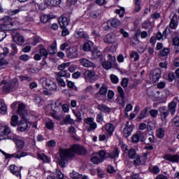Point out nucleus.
I'll list each match as a JSON object with an SVG mask.
<instances>
[{
	"label": "nucleus",
	"instance_id": "obj_1",
	"mask_svg": "<svg viewBox=\"0 0 179 179\" xmlns=\"http://www.w3.org/2000/svg\"><path fill=\"white\" fill-rule=\"evenodd\" d=\"M75 153L85 156L87 153V150L80 145H73L69 148H59V157L57 160L58 165L62 169L66 167L68 162L75 157Z\"/></svg>",
	"mask_w": 179,
	"mask_h": 179
},
{
	"label": "nucleus",
	"instance_id": "obj_2",
	"mask_svg": "<svg viewBox=\"0 0 179 179\" xmlns=\"http://www.w3.org/2000/svg\"><path fill=\"white\" fill-rule=\"evenodd\" d=\"M10 139L15 142L17 148V152L14 154H10V155H8V157L20 159L21 157H24V156H27V152L20 151L24 148V141L22 140L20 137H17L16 136H13V137H10Z\"/></svg>",
	"mask_w": 179,
	"mask_h": 179
},
{
	"label": "nucleus",
	"instance_id": "obj_3",
	"mask_svg": "<svg viewBox=\"0 0 179 179\" xmlns=\"http://www.w3.org/2000/svg\"><path fill=\"white\" fill-rule=\"evenodd\" d=\"M0 85H4L3 86L2 90L5 93H10V92H15L17 87H19V80L17 78H13L10 81H8L3 79Z\"/></svg>",
	"mask_w": 179,
	"mask_h": 179
},
{
	"label": "nucleus",
	"instance_id": "obj_4",
	"mask_svg": "<svg viewBox=\"0 0 179 179\" xmlns=\"http://www.w3.org/2000/svg\"><path fill=\"white\" fill-rule=\"evenodd\" d=\"M41 83L43 87L48 89V90L55 92L57 89V83L52 80L48 78H42L41 80Z\"/></svg>",
	"mask_w": 179,
	"mask_h": 179
},
{
	"label": "nucleus",
	"instance_id": "obj_5",
	"mask_svg": "<svg viewBox=\"0 0 179 179\" xmlns=\"http://www.w3.org/2000/svg\"><path fill=\"white\" fill-rule=\"evenodd\" d=\"M10 134V129L8 126L0 125V141H5L6 139H10L12 136H9Z\"/></svg>",
	"mask_w": 179,
	"mask_h": 179
},
{
	"label": "nucleus",
	"instance_id": "obj_6",
	"mask_svg": "<svg viewBox=\"0 0 179 179\" xmlns=\"http://www.w3.org/2000/svg\"><path fill=\"white\" fill-rule=\"evenodd\" d=\"M13 41L17 43L18 45H23L24 43V38L20 34L17 33V31L13 30L11 34Z\"/></svg>",
	"mask_w": 179,
	"mask_h": 179
},
{
	"label": "nucleus",
	"instance_id": "obj_7",
	"mask_svg": "<svg viewBox=\"0 0 179 179\" xmlns=\"http://www.w3.org/2000/svg\"><path fill=\"white\" fill-rule=\"evenodd\" d=\"M85 124H87L85 126V128L87 131V132H91V131H94L96 128H97V123L94 122V119L93 117H87L85 119Z\"/></svg>",
	"mask_w": 179,
	"mask_h": 179
},
{
	"label": "nucleus",
	"instance_id": "obj_8",
	"mask_svg": "<svg viewBox=\"0 0 179 179\" xmlns=\"http://www.w3.org/2000/svg\"><path fill=\"white\" fill-rule=\"evenodd\" d=\"M145 135L146 134L143 133V131H138L131 136V141L134 143H138L139 141L145 142L146 141Z\"/></svg>",
	"mask_w": 179,
	"mask_h": 179
},
{
	"label": "nucleus",
	"instance_id": "obj_9",
	"mask_svg": "<svg viewBox=\"0 0 179 179\" xmlns=\"http://www.w3.org/2000/svg\"><path fill=\"white\" fill-rule=\"evenodd\" d=\"M158 111L159 113L162 121H163L164 122H166L167 117L170 115V111L169 110V108H167V106H161L159 108Z\"/></svg>",
	"mask_w": 179,
	"mask_h": 179
},
{
	"label": "nucleus",
	"instance_id": "obj_10",
	"mask_svg": "<svg viewBox=\"0 0 179 179\" xmlns=\"http://www.w3.org/2000/svg\"><path fill=\"white\" fill-rule=\"evenodd\" d=\"M66 55L68 58H71L75 59L79 57V54L78 53L77 48H69L66 49Z\"/></svg>",
	"mask_w": 179,
	"mask_h": 179
},
{
	"label": "nucleus",
	"instance_id": "obj_11",
	"mask_svg": "<svg viewBox=\"0 0 179 179\" xmlns=\"http://www.w3.org/2000/svg\"><path fill=\"white\" fill-rule=\"evenodd\" d=\"M121 24V21L119 20L118 19H113L108 21L107 22V28L105 27V30H108V29H115L116 27H118V26H120Z\"/></svg>",
	"mask_w": 179,
	"mask_h": 179
},
{
	"label": "nucleus",
	"instance_id": "obj_12",
	"mask_svg": "<svg viewBox=\"0 0 179 179\" xmlns=\"http://www.w3.org/2000/svg\"><path fill=\"white\" fill-rule=\"evenodd\" d=\"M17 113L22 118V120H26L27 116V110H26V105L24 103H20L18 105Z\"/></svg>",
	"mask_w": 179,
	"mask_h": 179
},
{
	"label": "nucleus",
	"instance_id": "obj_13",
	"mask_svg": "<svg viewBox=\"0 0 179 179\" xmlns=\"http://www.w3.org/2000/svg\"><path fill=\"white\" fill-rule=\"evenodd\" d=\"M74 36L76 38H83V40H86L89 41L90 40V36L87 34V32L84 31H76L74 33Z\"/></svg>",
	"mask_w": 179,
	"mask_h": 179
},
{
	"label": "nucleus",
	"instance_id": "obj_14",
	"mask_svg": "<svg viewBox=\"0 0 179 179\" xmlns=\"http://www.w3.org/2000/svg\"><path fill=\"white\" fill-rule=\"evenodd\" d=\"M103 41L106 44H114L117 41V37L114 34H108L103 38Z\"/></svg>",
	"mask_w": 179,
	"mask_h": 179
},
{
	"label": "nucleus",
	"instance_id": "obj_15",
	"mask_svg": "<svg viewBox=\"0 0 179 179\" xmlns=\"http://www.w3.org/2000/svg\"><path fill=\"white\" fill-rule=\"evenodd\" d=\"M79 62L81 64V65H83V66H85V68H96V64L86 58L80 59Z\"/></svg>",
	"mask_w": 179,
	"mask_h": 179
},
{
	"label": "nucleus",
	"instance_id": "obj_16",
	"mask_svg": "<svg viewBox=\"0 0 179 179\" xmlns=\"http://www.w3.org/2000/svg\"><path fill=\"white\" fill-rule=\"evenodd\" d=\"M117 97L121 100V104L125 106V92H124V89L122 87H117Z\"/></svg>",
	"mask_w": 179,
	"mask_h": 179
},
{
	"label": "nucleus",
	"instance_id": "obj_17",
	"mask_svg": "<svg viewBox=\"0 0 179 179\" xmlns=\"http://www.w3.org/2000/svg\"><path fill=\"white\" fill-rule=\"evenodd\" d=\"M163 159H165V160H168L169 162H171V163H178L179 155H178V154H176L174 155L167 154L163 157Z\"/></svg>",
	"mask_w": 179,
	"mask_h": 179
},
{
	"label": "nucleus",
	"instance_id": "obj_18",
	"mask_svg": "<svg viewBox=\"0 0 179 179\" xmlns=\"http://www.w3.org/2000/svg\"><path fill=\"white\" fill-rule=\"evenodd\" d=\"M47 179H64V175L61 171L56 169L53 175H49Z\"/></svg>",
	"mask_w": 179,
	"mask_h": 179
},
{
	"label": "nucleus",
	"instance_id": "obj_19",
	"mask_svg": "<svg viewBox=\"0 0 179 179\" xmlns=\"http://www.w3.org/2000/svg\"><path fill=\"white\" fill-rule=\"evenodd\" d=\"M84 78L86 80H95L96 75L94 71L86 70L84 73Z\"/></svg>",
	"mask_w": 179,
	"mask_h": 179
},
{
	"label": "nucleus",
	"instance_id": "obj_20",
	"mask_svg": "<svg viewBox=\"0 0 179 179\" xmlns=\"http://www.w3.org/2000/svg\"><path fill=\"white\" fill-rule=\"evenodd\" d=\"M168 110L171 113V115H174L176 114L177 110V103L176 101L173 100L168 104Z\"/></svg>",
	"mask_w": 179,
	"mask_h": 179
},
{
	"label": "nucleus",
	"instance_id": "obj_21",
	"mask_svg": "<svg viewBox=\"0 0 179 179\" xmlns=\"http://www.w3.org/2000/svg\"><path fill=\"white\" fill-rule=\"evenodd\" d=\"M29 128V124H27V122L23 119V120H21L17 126V131L20 132H24L26 129Z\"/></svg>",
	"mask_w": 179,
	"mask_h": 179
},
{
	"label": "nucleus",
	"instance_id": "obj_22",
	"mask_svg": "<svg viewBox=\"0 0 179 179\" xmlns=\"http://www.w3.org/2000/svg\"><path fill=\"white\" fill-rule=\"evenodd\" d=\"M9 170L12 174L16 176V177H20V168L17 167L16 165H10L9 166Z\"/></svg>",
	"mask_w": 179,
	"mask_h": 179
},
{
	"label": "nucleus",
	"instance_id": "obj_23",
	"mask_svg": "<svg viewBox=\"0 0 179 179\" xmlns=\"http://www.w3.org/2000/svg\"><path fill=\"white\" fill-rule=\"evenodd\" d=\"M107 90V87L105 85H102L99 91L95 94V99H100V96H106Z\"/></svg>",
	"mask_w": 179,
	"mask_h": 179
},
{
	"label": "nucleus",
	"instance_id": "obj_24",
	"mask_svg": "<svg viewBox=\"0 0 179 179\" xmlns=\"http://www.w3.org/2000/svg\"><path fill=\"white\" fill-rule=\"evenodd\" d=\"M132 131H134L133 126H125L123 129V136H124V138H128L129 136H131V135H132Z\"/></svg>",
	"mask_w": 179,
	"mask_h": 179
},
{
	"label": "nucleus",
	"instance_id": "obj_25",
	"mask_svg": "<svg viewBox=\"0 0 179 179\" xmlns=\"http://www.w3.org/2000/svg\"><path fill=\"white\" fill-rule=\"evenodd\" d=\"M62 108V102L61 101H56L54 105H52V110L54 113H60Z\"/></svg>",
	"mask_w": 179,
	"mask_h": 179
},
{
	"label": "nucleus",
	"instance_id": "obj_26",
	"mask_svg": "<svg viewBox=\"0 0 179 179\" xmlns=\"http://www.w3.org/2000/svg\"><path fill=\"white\" fill-rule=\"evenodd\" d=\"M92 55L94 58H99L101 61H103V53L97 48L93 49L92 51Z\"/></svg>",
	"mask_w": 179,
	"mask_h": 179
},
{
	"label": "nucleus",
	"instance_id": "obj_27",
	"mask_svg": "<svg viewBox=\"0 0 179 179\" xmlns=\"http://www.w3.org/2000/svg\"><path fill=\"white\" fill-rule=\"evenodd\" d=\"M169 26L173 30H176V29H177V27L178 26V20L177 19V15H174L172 17Z\"/></svg>",
	"mask_w": 179,
	"mask_h": 179
},
{
	"label": "nucleus",
	"instance_id": "obj_28",
	"mask_svg": "<svg viewBox=\"0 0 179 179\" xmlns=\"http://www.w3.org/2000/svg\"><path fill=\"white\" fill-rule=\"evenodd\" d=\"M37 49L39 50V54H41V57H44V58H47L48 57V50H47L44 48L43 45H39L37 46Z\"/></svg>",
	"mask_w": 179,
	"mask_h": 179
},
{
	"label": "nucleus",
	"instance_id": "obj_29",
	"mask_svg": "<svg viewBox=\"0 0 179 179\" xmlns=\"http://www.w3.org/2000/svg\"><path fill=\"white\" fill-rule=\"evenodd\" d=\"M62 0H45V3L48 6H59Z\"/></svg>",
	"mask_w": 179,
	"mask_h": 179
},
{
	"label": "nucleus",
	"instance_id": "obj_30",
	"mask_svg": "<svg viewBox=\"0 0 179 179\" xmlns=\"http://www.w3.org/2000/svg\"><path fill=\"white\" fill-rule=\"evenodd\" d=\"M160 78H162V71H160L159 69H155L152 75L153 83H156V82H159V79H160Z\"/></svg>",
	"mask_w": 179,
	"mask_h": 179
},
{
	"label": "nucleus",
	"instance_id": "obj_31",
	"mask_svg": "<svg viewBox=\"0 0 179 179\" xmlns=\"http://www.w3.org/2000/svg\"><path fill=\"white\" fill-rule=\"evenodd\" d=\"M105 128L108 135H109V136H113L114 129H115V126L111 123H107L105 126Z\"/></svg>",
	"mask_w": 179,
	"mask_h": 179
},
{
	"label": "nucleus",
	"instance_id": "obj_32",
	"mask_svg": "<svg viewBox=\"0 0 179 179\" xmlns=\"http://www.w3.org/2000/svg\"><path fill=\"white\" fill-rule=\"evenodd\" d=\"M59 23L62 28L66 27L69 24V21L66 17H61L59 19Z\"/></svg>",
	"mask_w": 179,
	"mask_h": 179
},
{
	"label": "nucleus",
	"instance_id": "obj_33",
	"mask_svg": "<svg viewBox=\"0 0 179 179\" xmlns=\"http://www.w3.org/2000/svg\"><path fill=\"white\" fill-rule=\"evenodd\" d=\"M48 52L51 55L57 54V42L54 41L50 46L48 48Z\"/></svg>",
	"mask_w": 179,
	"mask_h": 179
},
{
	"label": "nucleus",
	"instance_id": "obj_34",
	"mask_svg": "<svg viewBox=\"0 0 179 179\" xmlns=\"http://www.w3.org/2000/svg\"><path fill=\"white\" fill-rule=\"evenodd\" d=\"M98 109L102 113H111V108L103 103L98 105Z\"/></svg>",
	"mask_w": 179,
	"mask_h": 179
},
{
	"label": "nucleus",
	"instance_id": "obj_35",
	"mask_svg": "<svg viewBox=\"0 0 179 179\" xmlns=\"http://www.w3.org/2000/svg\"><path fill=\"white\" fill-rule=\"evenodd\" d=\"M38 159H40V160H42L43 163H50L51 162V159H50V157H48L47 155H44L43 153L38 154Z\"/></svg>",
	"mask_w": 179,
	"mask_h": 179
},
{
	"label": "nucleus",
	"instance_id": "obj_36",
	"mask_svg": "<svg viewBox=\"0 0 179 179\" xmlns=\"http://www.w3.org/2000/svg\"><path fill=\"white\" fill-rule=\"evenodd\" d=\"M19 116L14 115L11 117V122H10V125L11 127H16L17 124H19Z\"/></svg>",
	"mask_w": 179,
	"mask_h": 179
},
{
	"label": "nucleus",
	"instance_id": "obj_37",
	"mask_svg": "<svg viewBox=\"0 0 179 179\" xmlns=\"http://www.w3.org/2000/svg\"><path fill=\"white\" fill-rule=\"evenodd\" d=\"M63 122L66 125H68L69 124H75V120H73L72 118H71V115H67L64 119Z\"/></svg>",
	"mask_w": 179,
	"mask_h": 179
},
{
	"label": "nucleus",
	"instance_id": "obj_38",
	"mask_svg": "<svg viewBox=\"0 0 179 179\" xmlns=\"http://www.w3.org/2000/svg\"><path fill=\"white\" fill-rule=\"evenodd\" d=\"M148 111H149V108H145L138 115V120H143V118H146V117H148Z\"/></svg>",
	"mask_w": 179,
	"mask_h": 179
},
{
	"label": "nucleus",
	"instance_id": "obj_39",
	"mask_svg": "<svg viewBox=\"0 0 179 179\" xmlns=\"http://www.w3.org/2000/svg\"><path fill=\"white\" fill-rule=\"evenodd\" d=\"M145 141H148V144L150 145V143H153L155 142V136L153 134H145Z\"/></svg>",
	"mask_w": 179,
	"mask_h": 179
},
{
	"label": "nucleus",
	"instance_id": "obj_40",
	"mask_svg": "<svg viewBox=\"0 0 179 179\" xmlns=\"http://www.w3.org/2000/svg\"><path fill=\"white\" fill-rule=\"evenodd\" d=\"M93 43H92V41H88L86 42L85 43H84L83 46V51H90V50H92V45Z\"/></svg>",
	"mask_w": 179,
	"mask_h": 179
},
{
	"label": "nucleus",
	"instance_id": "obj_41",
	"mask_svg": "<svg viewBox=\"0 0 179 179\" xmlns=\"http://www.w3.org/2000/svg\"><path fill=\"white\" fill-rule=\"evenodd\" d=\"M6 111H8L6 105L2 101H0V113H1V114H6Z\"/></svg>",
	"mask_w": 179,
	"mask_h": 179
},
{
	"label": "nucleus",
	"instance_id": "obj_42",
	"mask_svg": "<svg viewBox=\"0 0 179 179\" xmlns=\"http://www.w3.org/2000/svg\"><path fill=\"white\" fill-rule=\"evenodd\" d=\"M170 54V48H165L159 51V55L161 57H167Z\"/></svg>",
	"mask_w": 179,
	"mask_h": 179
},
{
	"label": "nucleus",
	"instance_id": "obj_43",
	"mask_svg": "<svg viewBox=\"0 0 179 179\" xmlns=\"http://www.w3.org/2000/svg\"><path fill=\"white\" fill-rule=\"evenodd\" d=\"M119 152L118 148H114L113 150H112L109 153V156L110 159H115V157H118Z\"/></svg>",
	"mask_w": 179,
	"mask_h": 179
},
{
	"label": "nucleus",
	"instance_id": "obj_44",
	"mask_svg": "<svg viewBox=\"0 0 179 179\" xmlns=\"http://www.w3.org/2000/svg\"><path fill=\"white\" fill-rule=\"evenodd\" d=\"M57 78H68V71L66 70H60L57 73Z\"/></svg>",
	"mask_w": 179,
	"mask_h": 179
},
{
	"label": "nucleus",
	"instance_id": "obj_45",
	"mask_svg": "<svg viewBox=\"0 0 179 179\" xmlns=\"http://www.w3.org/2000/svg\"><path fill=\"white\" fill-rule=\"evenodd\" d=\"M102 66L104 68V69H106V71H108V69H111L113 68V63L111 62H103L102 63Z\"/></svg>",
	"mask_w": 179,
	"mask_h": 179
},
{
	"label": "nucleus",
	"instance_id": "obj_46",
	"mask_svg": "<svg viewBox=\"0 0 179 179\" xmlns=\"http://www.w3.org/2000/svg\"><path fill=\"white\" fill-rule=\"evenodd\" d=\"M70 177L72 179H79V178H82V175L79 174V173L75 171H72V172L70 173Z\"/></svg>",
	"mask_w": 179,
	"mask_h": 179
},
{
	"label": "nucleus",
	"instance_id": "obj_47",
	"mask_svg": "<svg viewBox=\"0 0 179 179\" xmlns=\"http://www.w3.org/2000/svg\"><path fill=\"white\" fill-rule=\"evenodd\" d=\"M157 136L159 139H162V138H164V129L159 128L158 129H157Z\"/></svg>",
	"mask_w": 179,
	"mask_h": 179
},
{
	"label": "nucleus",
	"instance_id": "obj_48",
	"mask_svg": "<svg viewBox=\"0 0 179 179\" xmlns=\"http://www.w3.org/2000/svg\"><path fill=\"white\" fill-rule=\"evenodd\" d=\"M91 162L94 163V164H99V163H102V160L99 157V155H94L92 157Z\"/></svg>",
	"mask_w": 179,
	"mask_h": 179
},
{
	"label": "nucleus",
	"instance_id": "obj_49",
	"mask_svg": "<svg viewBox=\"0 0 179 179\" xmlns=\"http://www.w3.org/2000/svg\"><path fill=\"white\" fill-rule=\"evenodd\" d=\"M128 156L129 159H134V157L136 156V150H135V148H130L128 150Z\"/></svg>",
	"mask_w": 179,
	"mask_h": 179
},
{
	"label": "nucleus",
	"instance_id": "obj_50",
	"mask_svg": "<svg viewBox=\"0 0 179 179\" xmlns=\"http://www.w3.org/2000/svg\"><path fill=\"white\" fill-rule=\"evenodd\" d=\"M40 19L42 23H47V22H50V20H51V17H50V15H42Z\"/></svg>",
	"mask_w": 179,
	"mask_h": 179
},
{
	"label": "nucleus",
	"instance_id": "obj_51",
	"mask_svg": "<svg viewBox=\"0 0 179 179\" xmlns=\"http://www.w3.org/2000/svg\"><path fill=\"white\" fill-rule=\"evenodd\" d=\"M19 12H22V8H18L15 10H9L8 11V15H10V16H15V15H17V13H19Z\"/></svg>",
	"mask_w": 179,
	"mask_h": 179
},
{
	"label": "nucleus",
	"instance_id": "obj_52",
	"mask_svg": "<svg viewBox=\"0 0 179 179\" xmlns=\"http://www.w3.org/2000/svg\"><path fill=\"white\" fill-rule=\"evenodd\" d=\"M73 113L77 118V120H76L77 122L78 121H82V113L80 111L73 110Z\"/></svg>",
	"mask_w": 179,
	"mask_h": 179
},
{
	"label": "nucleus",
	"instance_id": "obj_53",
	"mask_svg": "<svg viewBox=\"0 0 179 179\" xmlns=\"http://www.w3.org/2000/svg\"><path fill=\"white\" fill-rule=\"evenodd\" d=\"M17 43L15 42L14 43H12L10 45V48L13 50L12 55H15V54H17L18 50H17Z\"/></svg>",
	"mask_w": 179,
	"mask_h": 179
},
{
	"label": "nucleus",
	"instance_id": "obj_54",
	"mask_svg": "<svg viewBox=\"0 0 179 179\" xmlns=\"http://www.w3.org/2000/svg\"><path fill=\"white\" fill-rule=\"evenodd\" d=\"M71 65V63L67 62V63H63L60 65L58 66L57 69L59 71H66L65 68H68Z\"/></svg>",
	"mask_w": 179,
	"mask_h": 179
},
{
	"label": "nucleus",
	"instance_id": "obj_55",
	"mask_svg": "<svg viewBox=\"0 0 179 179\" xmlns=\"http://www.w3.org/2000/svg\"><path fill=\"white\" fill-rule=\"evenodd\" d=\"M56 80L59 86H62V87H65V86H66V84L62 78L56 77Z\"/></svg>",
	"mask_w": 179,
	"mask_h": 179
},
{
	"label": "nucleus",
	"instance_id": "obj_56",
	"mask_svg": "<svg viewBox=\"0 0 179 179\" xmlns=\"http://www.w3.org/2000/svg\"><path fill=\"white\" fill-rule=\"evenodd\" d=\"M172 124L174 127H179V116L176 115L172 119Z\"/></svg>",
	"mask_w": 179,
	"mask_h": 179
},
{
	"label": "nucleus",
	"instance_id": "obj_57",
	"mask_svg": "<svg viewBox=\"0 0 179 179\" xmlns=\"http://www.w3.org/2000/svg\"><path fill=\"white\" fill-rule=\"evenodd\" d=\"M8 65V61L6 60H0V73L5 69V66Z\"/></svg>",
	"mask_w": 179,
	"mask_h": 179
},
{
	"label": "nucleus",
	"instance_id": "obj_58",
	"mask_svg": "<svg viewBox=\"0 0 179 179\" xmlns=\"http://www.w3.org/2000/svg\"><path fill=\"white\" fill-rule=\"evenodd\" d=\"M115 13L119 15L120 17H124V13H125V8H120V9H117Z\"/></svg>",
	"mask_w": 179,
	"mask_h": 179
},
{
	"label": "nucleus",
	"instance_id": "obj_59",
	"mask_svg": "<svg viewBox=\"0 0 179 179\" xmlns=\"http://www.w3.org/2000/svg\"><path fill=\"white\" fill-rule=\"evenodd\" d=\"M100 159L103 162L106 159V151L101 150L99 153L96 154Z\"/></svg>",
	"mask_w": 179,
	"mask_h": 179
},
{
	"label": "nucleus",
	"instance_id": "obj_60",
	"mask_svg": "<svg viewBox=\"0 0 179 179\" xmlns=\"http://www.w3.org/2000/svg\"><path fill=\"white\" fill-rule=\"evenodd\" d=\"M149 113L152 118H157V114H159V110L156 109H152L150 110Z\"/></svg>",
	"mask_w": 179,
	"mask_h": 179
},
{
	"label": "nucleus",
	"instance_id": "obj_61",
	"mask_svg": "<svg viewBox=\"0 0 179 179\" xmlns=\"http://www.w3.org/2000/svg\"><path fill=\"white\" fill-rule=\"evenodd\" d=\"M99 15H100L99 10H94L90 13V16L92 19H97V17H99Z\"/></svg>",
	"mask_w": 179,
	"mask_h": 179
},
{
	"label": "nucleus",
	"instance_id": "obj_62",
	"mask_svg": "<svg viewBox=\"0 0 179 179\" xmlns=\"http://www.w3.org/2000/svg\"><path fill=\"white\" fill-rule=\"evenodd\" d=\"M110 80L112 82V83H115V85H117V83H118L119 82V79L118 77L114 74H111L110 75Z\"/></svg>",
	"mask_w": 179,
	"mask_h": 179
},
{
	"label": "nucleus",
	"instance_id": "obj_63",
	"mask_svg": "<svg viewBox=\"0 0 179 179\" xmlns=\"http://www.w3.org/2000/svg\"><path fill=\"white\" fill-rule=\"evenodd\" d=\"M45 127L48 129H52L54 128V122L52 120L46 122Z\"/></svg>",
	"mask_w": 179,
	"mask_h": 179
},
{
	"label": "nucleus",
	"instance_id": "obj_64",
	"mask_svg": "<svg viewBox=\"0 0 179 179\" xmlns=\"http://www.w3.org/2000/svg\"><path fill=\"white\" fill-rule=\"evenodd\" d=\"M131 43L132 45L135 46L136 44H139V39H138L137 36H134L131 38Z\"/></svg>",
	"mask_w": 179,
	"mask_h": 179
}]
</instances>
